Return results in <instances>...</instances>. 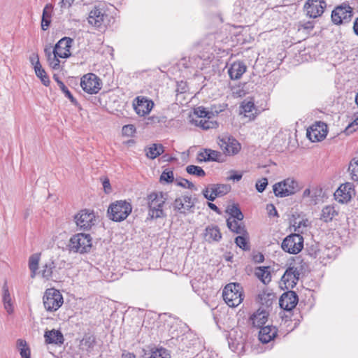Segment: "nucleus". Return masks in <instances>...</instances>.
<instances>
[{"label": "nucleus", "instance_id": "obj_1", "mask_svg": "<svg viewBox=\"0 0 358 358\" xmlns=\"http://www.w3.org/2000/svg\"><path fill=\"white\" fill-rule=\"evenodd\" d=\"M168 199V193L152 192L148 194L146 201L148 207V219L154 220L164 218L166 216L163 210L164 203Z\"/></svg>", "mask_w": 358, "mask_h": 358}, {"label": "nucleus", "instance_id": "obj_2", "mask_svg": "<svg viewBox=\"0 0 358 358\" xmlns=\"http://www.w3.org/2000/svg\"><path fill=\"white\" fill-rule=\"evenodd\" d=\"M132 211L131 204L125 201H116L110 204L108 208V217L114 222H122L127 219Z\"/></svg>", "mask_w": 358, "mask_h": 358}, {"label": "nucleus", "instance_id": "obj_3", "mask_svg": "<svg viewBox=\"0 0 358 358\" xmlns=\"http://www.w3.org/2000/svg\"><path fill=\"white\" fill-rule=\"evenodd\" d=\"M243 287L238 282L227 285L222 292L223 299L230 307L238 306L243 300Z\"/></svg>", "mask_w": 358, "mask_h": 358}, {"label": "nucleus", "instance_id": "obj_4", "mask_svg": "<svg viewBox=\"0 0 358 358\" xmlns=\"http://www.w3.org/2000/svg\"><path fill=\"white\" fill-rule=\"evenodd\" d=\"M92 245V241L90 235L83 233L73 235L69 243L71 251L80 254L90 252Z\"/></svg>", "mask_w": 358, "mask_h": 358}, {"label": "nucleus", "instance_id": "obj_5", "mask_svg": "<svg viewBox=\"0 0 358 358\" xmlns=\"http://www.w3.org/2000/svg\"><path fill=\"white\" fill-rule=\"evenodd\" d=\"M43 303L47 311L54 312L62 306L64 299L59 290L55 288H49L44 293Z\"/></svg>", "mask_w": 358, "mask_h": 358}, {"label": "nucleus", "instance_id": "obj_6", "mask_svg": "<svg viewBox=\"0 0 358 358\" xmlns=\"http://www.w3.org/2000/svg\"><path fill=\"white\" fill-rule=\"evenodd\" d=\"M353 17V8L346 2L335 7L331 12V21L336 25L349 23Z\"/></svg>", "mask_w": 358, "mask_h": 358}, {"label": "nucleus", "instance_id": "obj_7", "mask_svg": "<svg viewBox=\"0 0 358 358\" xmlns=\"http://www.w3.org/2000/svg\"><path fill=\"white\" fill-rule=\"evenodd\" d=\"M64 261L55 262L50 260L43 266L41 275L46 280L58 281L65 266Z\"/></svg>", "mask_w": 358, "mask_h": 358}, {"label": "nucleus", "instance_id": "obj_8", "mask_svg": "<svg viewBox=\"0 0 358 358\" xmlns=\"http://www.w3.org/2000/svg\"><path fill=\"white\" fill-rule=\"evenodd\" d=\"M276 196L285 197L295 194L299 187L297 181L293 178H287L283 181L275 183L273 187Z\"/></svg>", "mask_w": 358, "mask_h": 358}, {"label": "nucleus", "instance_id": "obj_9", "mask_svg": "<svg viewBox=\"0 0 358 358\" xmlns=\"http://www.w3.org/2000/svg\"><path fill=\"white\" fill-rule=\"evenodd\" d=\"M281 248L286 252L296 255L303 248V238L299 234H292L285 238L282 242Z\"/></svg>", "mask_w": 358, "mask_h": 358}, {"label": "nucleus", "instance_id": "obj_10", "mask_svg": "<svg viewBox=\"0 0 358 358\" xmlns=\"http://www.w3.org/2000/svg\"><path fill=\"white\" fill-rule=\"evenodd\" d=\"M80 86L90 94H97L101 89L102 81L96 74L89 73L81 78Z\"/></svg>", "mask_w": 358, "mask_h": 358}, {"label": "nucleus", "instance_id": "obj_11", "mask_svg": "<svg viewBox=\"0 0 358 358\" xmlns=\"http://www.w3.org/2000/svg\"><path fill=\"white\" fill-rule=\"evenodd\" d=\"M217 143L225 155H236L241 150V144L231 136L222 135L217 138Z\"/></svg>", "mask_w": 358, "mask_h": 358}, {"label": "nucleus", "instance_id": "obj_12", "mask_svg": "<svg viewBox=\"0 0 358 358\" xmlns=\"http://www.w3.org/2000/svg\"><path fill=\"white\" fill-rule=\"evenodd\" d=\"M95 215L92 210L83 209L74 216L77 227L83 231L90 230L95 224Z\"/></svg>", "mask_w": 358, "mask_h": 358}, {"label": "nucleus", "instance_id": "obj_13", "mask_svg": "<svg viewBox=\"0 0 358 358\" xmlns=\"http://www.w3.org/2000/svg\"><path fill=\"white\" fill-rule=\"evenodd\" d=\"M327 8V3L324 0H307L303 6L306 15L310 18L320 17Z\"/></svg>", "mask_w": 358, "mask_h": 358}, {"label": "nucleus", "instance_id": "obj_14", "mask_svg": "<svg viewBox=\"0 0 358 358\" xmlns=\"http://www.w3.org/2000/svg\"><path fill=\"white\" fill-rule=\"evenodd\" d=\"M173 207L175 211L186 215L187 213L193 211L194 203L192 201V196H182L175 199Z\"/></svg>", "mask_w": 358, "mask_h": 358}, {"label": "nucleus", "instance_id": "obj_15", "mask_svg": "<svg viewBox=\"0 0 358 358\" xmlns=\"http://www.w3.org/2000/svg\"><path fill=\"white\" fill-rule=\"evenodd\" d=\"M73 39L69 37H64L60 39L52 49V52H55L60 58H68L71 56L70 49L73 43Z\"/></svg>", "mask_w": 358, "mask_h": 358}, {"label": "nucleus", "instance_id": "obj_16", "mask_svg": "<svg viewBox=\"0 0 358 358\" xmlns=\"http://www.w3.org/2000/svg\"><path fill=\"white\" fill-rule=\"evenodd\" d=\"M299 301L298 295L294 291H287L282 294L279 299L280 307L286 310L295 308Z\"/></svg>", "mask_w": 358, "mask_h": 358}, {"label": "nucleus", "instance_id": "obj_17", "mask_svg": "<svg viewBox=\"0 0 358 358\" xmlns=\"http://www.w3.org/2000/svg\"><path fill=\"white\" fill-rule=\"evenodd\" d=\"M269 313L266 309L259 308L256 312L250 315L249 321L252 327L262 328L268 321Z\"/></svg>", "mask_w": 358, "mask_h": 358}, {"label": "nucleus", "instance_id": "obj_18", "mask_svg": "<svg viewBox=\"0 0 358 358\" xmlns=\"http://www.w3.org/2000/svg\"><path fill=\"white\" fill-rule=\"evenodd\" d=\"M136 102L134 103V108L136 113L140 116L148 114L153 108L154 103L145 97H137Z\"/></svg>", "mask_w": 358, "mask_h": 358}, {"label": "nucleus", "instance_id": "obj_19", "mask_svg": "<svg viewBox=\"0 0 358 358\" xmlns=\"http://www.w3.org/2000/svg\"><path fill=\"white\" fill-rule=\"evenodd\" d=\"M353 192L354 189L352 187V185L350 183H345L338 187L334 193V196L339 203H347L351 199Z\"/></svg>", "mask_w": 358, "mask_h": 358}, {"label": "nucleus", "instance_id": "obj_20", "mask_svg": "<svg viewBox=\"0 0 358 358\" xmlns=\"http://www.w3.org/2000/svg\"><path fill=\"white\" fill-rule=\"evenodd\" d=\"M199 162H223L224 159L223 155L217 150L206 148L198 155Z\"/></svg>", "mask_w": 358, "mask_h": 358}, {"label": "nucleus", "instance_id": "obj_21", "mask_svg": "<svg viewBox=\"0 0 358 358\" xmlns=\"http://www.w3.org/2000/svg\"><path fill=\"white\" fill-rule=\"evenodd\" d=\"M106 17L107 15L105 14L103 9L100 8L99 6H95L90 12L88 22L90 24L99 28L103 24L104 18Z\"/></svg>", "mask_w": 358, "mask_h": 358}, {"label": "nucleus", "instance_id": "obj_22", "mask_svg": "<svg viewBox=\"0 0 358 358\" xmlns=\"http://www.w3.org/2000/svg\"><path fill=\"white\" fill-rule=\"evenodd\" d=\"M327 131L324 129V125H313L310 129L307 130V137L312 142H317L322 141L327 136Z\"/></svg>", "mask_w": 358, "mask_h": 358}, {"label": "nucleus", "instance_id": "obj_23", "mask_svg": "<svg viewBox=\"0 0 358 358\" xmlns=\"http://www.w3.org/2000/svg\"><path fill=\"white\" fill-rule=\"evenodd\" d=\"M300 271L301 270H299V271ZM299 280V269L295 268L294 266H289L281 278V280L285 283V285H291L292 287L296 285Z\"/></svg>", "mask_w": 358, "mask_h": 358}, {"label": "nucleus", "instance_id": "obj_24", "mask_svg": "<svg viewBox=\"0 0 358 358\" xmlns=\"http://www.w3.org/2000/svg\"><path fill=\"white\" fill-rule=\"evenodd\" d=\"M44 338L47 344L61 345L64 342V338L61 331L55 329L46 330L44 334Z\"/></svg>", "mask_w": 358, "mask_h": 358}, {"label": "nucleus", "instance_id": "obj_25", "mask_svg": "<svg viewBox=\"0 0 358 358\" xmlns=\"http://www.w3.org/2000/svg\"><path fill=\"white\" fill-rule=\"evenodd\" d=\"M278 334V330L273 326H264L260 328L259 332V339L262 343H268L273 340Z\"/></svg>", "mask_w": 358, "mask_h": 358}, {"label": "nucleus", "instance_id": "obj_26", "mask_svg": "<svg viewBox=\"0 0 358 358\" xmlns=\"http://www.w3.org/2000/svg\"><path fill=\"white\" fill-rule=\"evenodd\" d=\"M204 238L208 243L219 242L222 238V234L217 225H208L204 233Z\"/></svg>", "mask_w": 358, "mask_h": 358}, {"label": "nucleus", "instance_id": "obj_27", "mask_svg": "<svg viewBox=\"0 0 358 358\" xmlns=\"http://www.w3.org/2000/svg\"><path fill=\"white\" fill-rule=\"evenodd\" d=\"M247 67L243 62H234L228 70V73L231 80H238L246 71Z\"/></svg>", "mask_w": 358, "mask_h": 358}, {"label": "nucleus", "instance_id": "obj_28", "mask_svg": "<svg viewBox=\"0 0 358 358\" xmlns=\"http://www.w3.org/2000/svg\"><path fill=\"white\" fill-rule=\"evenodd\" d=\"M275 299V295L271 291L267 289L263 290L257 296V301L264 308H268L273 304V301Z\"/></svg>", "mask_w": 358, "mask_h": 358}, {"label": "nucleus", "instance_id": "obj_29", "mask_svg": "<svg viewBox=\"0 0 358 358\" xmlns=\"http://www.w3.org/2000/svg\"><path fill=\"white\" fill-rule=\"evenodd\" d=\"M241 113H244L245 116L249 117L250 119H254L255 117L257 109L253 101L244 100L241 103Z\"/></svg>", "mask_w": 358, "mask_h": 358}, {"label": "nucleus", "instance_id": "obj_30", "mask_svg": "<svg viewBox=\"0 0 358 358\" xmlns=\"http://www.w3.org/2000/svg\"><path fill=\"white\" fill-rule=\"evenodd\" d=\"M338 215V211L333 206H326L322 210L320 220L324 222H329Z\"/></svg>", "mask_w": 358, "mask_h": 358}, {"label": "nucleus", "instance_id": "obj_31", "mask_svg": "<svg viewBox=\"0 0 358 358\" xmlns=\"http://www.w3.org/2000/svg\"><path fill=\"white\" fill-rule=\"evenodd\" d=\"M2 289L4 308L6 309L8 314H12L13 313V307L11 296L6 282H4Z\"/></svg>", "mask_w": 358, "mask_h": 358}, {"label": "nucleus", "instance_id": "obj_32", "mask_svg": "<svg viewBox=\"0 0 358 358\" xmlns=\"http://www.w3.org/2000/svg\"><path fill=\"white\" fill-rule=\"evenodd\" d=\"M210 187L215 198L224 196L231 190V186L227 184H212L210 185Z\"/></svg>", "mask_w": 358, "mask_h": 358}, {"label": "nucleus", "instance_id": "obj_33", "mask_svg": "<svg viewBox=\"0 0 358 358\" xmlns=\"http://www.w3.org/2000/svg\"><path fill=\"white\" fill-rule=\"evenodd\" d=\"M255 275L261 280L264 284H267L271 280V273L268 266H259L255 270Z\"/></svg>", "mask_w": 358, "mask_h": 358}, {"label": "nucleus", "instance_id": "obj_34", "mask_svg": "<svg viewBox=\"0 0 358 358\" xmlns=\"http://www.w3.org/2000/svg\"><path fill=\"white\" fill-rule=\"evenodd\" d=\"M52 6L51 4H47L43 10L41 19V29L44 31L47 30L51 22V13Z\"/></svg>", "mask_w": 358, "mask_h": 358}, {"label": "nucleus", "instance_id": "obj_35", "mask_svg": "<svg viewBox=\"0 0 358 358\" xmlns=\"http://www.w3.org/2000/svg\"><path fill=\"white\" fill-rule=\"evenodd\" d=\"M164 152V146L162 144L153 143L146 151V156L150 159H154Z\"/></svg>", "mask_w": 358, "mask_h": 358}, {"label": "nucleus", "instance_id": "obj_36", "mask_svg": "<svg viewBox=\"0 0 358 358\" xmlns=\"http://www.w3.org/2000/svg\"><path fill=\"white\" fill-rule=\"evenodd\" d=\"M40 258V253H34L31 255L29 258V268L30 269L31 273V278H34L35 276L36 272L38 268Z\"/></svg>", "mask_w": 358, "mask_h": 358}, {"label": "nucleus", "instance_id": "obj_37", "mask_svg": "<svg viewBox=\"0 0 358 358\" xmlns=\"http://www.w3.org/2000/svg\"><path fill=\"white\" fill-rule=\"evenodd\" d=\"M16 345L22 358H31L30 348L28 346L26 341L22 339H17Z\"/></svg>", "mask_w": 358, "mask_h": 358}, {"label": "nucleus", "instance_id": "obj_38", "mask_svg": "<svg viewBox=\"0 0 358 358\" xmlns=\"http://www.w3.org/2000/svg\"><path fill=\"white\" fill-rule=\"evenodd\" d=\"M80 343L87 349H92L96 343V337L92 334H85Z\"/></svg>", "mask_w": 358, "mask_h": 358}, {"label": "nucleus", "instance_id": "obj_39", "mask_svg": "<svg viewBox=\"0 0 358 358\" xmlns=\"http://www.w3.org/2000/svg\"><path fill=\"white\" fill-rule=\"evenodd\" d=\"M35 73L36 76L40 78L41 81L45 86H49L50 81L49 79L48 76L47 75L45 70L43 69L42 66L41 65V67L37 66L34 69Z\"/></svg>", "mask_w": 358, "mask_h": 358}, {"label": "nucleus", "instance_id": "obj_40", "mask_svg": "<svg viewBox=\"0 0 358 358\" xmlns=\"http://www.w3.org/2000/svg\"><path fill=\"white\" fill-rule=\"evenodd\" d=\"M235 243L238 247H239L240 248L245 251H248L250 250V246L248 242V235L238 236L235 238Z\"/></svg>", "mask_w": 358, "mask_h": 358}, {"label": "nucleus", "instance_id": "obj_41", "mask_svg": "<svg viewBox=\"0 0 358 358\" xmlns=\"http://www.w3.org/2000/svg\"><path fill=\"white\" fill-rule=\"evenodd\" d=\"M227 212L230 214L231 217L234 218V220H237L238 221L243 220L244 217L240 208L238 206V205L236 204H234L230 208H229Z\"/></svg>", "mask_w": 358, "mask_h": 358}, {"label": "nucleus", "instance_id": "obj_42", "mask_svg": "<svg viewBox=\"0 0 358 358\" xmlns=\"http://www.w3.org/2000/svg\"><path fill=\"white\" fill-rule=\"evenodd\" d=\"M148 358H171L169 351L163 348L152 350Z\"/></svg>", "mask_w": 358, "mask_h": 358}, {"label": "nucleus", "instance_id": "obj_43", "mask_svg": "<svg viewBox=\"0 0 358 358\" xmlns=\"http://www.w3.org/2000/svg\"><path fill=\"white\" fill-rule=\"evenodd\" d=\"M194 115L199 118H207L210 119L214 115V111L207 110L206 108L199 106L194 109Z\"/></svg>", "mask_w": 358, "mask_h": 358}, {"label": "nucleus", "instance_id": "obj_44", "mask_svg": "<svg viewBox=\"0 0 358 358\" xmlns=\"http://www.w3.org/2000/svg\"><path fill=\"white\" fill-rule=\"evenodd\" d=\"M186 171L193 176H196L198 177H204L206 176V173L203 169L196 165H189L186 167Z\"/></svg>", "mask_w": 358, "mask_h": 358}, {"label": "nucleus", "instance_id": "obj_45", "mask_svg": "<svg viewBox=\"0 0 358 358\" xmlns=\"http://www.w3.org/2000/svg\"><path fill=\"white\" fill-rule=\"evenodd\" d=\"M195 122L196 125H199L204 130L216 128L217 127V122L211 121L210 119L200 120L199 121L196 120Z\"/></svg>", "mask_w": 358, "mask_h": 358}, {"label": "nucleus", "instance_id": "obj_46", "mask_svg": "<svg viewBox=\"0 0 358 358\" xmlns=\"http://www.w3.org/2000/svg\"><path fill=\"white\" fill-rule=\"evenodd\" d=\"M308 219H303L302 220L297 221L296 220H294L292 223V227L294 228V231L299 233H303V230L302 228H305L308 225Z\"/></svg>", "mask_w": 358, "mask_h": 358}, {"label": "nucleus", "instance_id": "obj_47", "mask_svg": "<svg viewBox=\"0 0 358 358\" xmlns=\"http://www.w3.org/2000/svg\"><path fill=\"white\" fill-rule=\"evenodd\" d=\"M59 87L73 105L77 106L78 104L77 100L73 97L63 82L59 83Z\"/></svg>", "mask_w": 358, "mask_h": 358}, {"label": "nucleus", "instance_id": "obj_48", "mask_svg": "<svg viewBox=\"0 0 358 358\" xmlns=\"http://www.w3.org/2000/svg\"><path fill=\"white\" fill-rule=\"evenodd\" d=\"M348 169L352 180H358V159H353L350 163Z\"/></svg>", "mask_w": 358, "mask_h": 358}, {"label": "nucleus", "instance_id": "obj_49", "mask_svg": "<svg viewBox=\"0 0 358 358\" xmlns=\"http://www.w3.org/2000/svg\"><path fill=\"white\" fill-rule=\"evenodd\" d=\"M315 27V23L312 21L299 22L298 25V31H304L307 34L310 33Z\"/></svg>", "mask_w": 358, "mask_h": 358}, {"label": "nucleus", "instance_id": "obj_50", "mask_svg": "<svg viewBox=\"0 0 358 358\" xmlns=\"http://www.w3.org/2000/svg\"><path fill=\"white\" fill-rule=\"evenodd\" d=\"M306 253L310 258L315 259L320 254V250L317 245H311L310 246L306 247Z\"/></svg>", "mask_w": 358, "mask_h": 358}, {"label": "nucleus", "instance_id": "obj_51", "mask_svg": "<svg viewBox=\"0 0 358 358\" xmlns=\"http://www.w3.org/2000/svg\"><path fill=\"white\" fill-rule=\"evenodd\" d=\"M176 182L177 185H178L180 187H182L184 188H187L189 189H196L194 185L192 182L189 181L187 179L182 178H176Z\"/></svg>", "mask_w": 358, "mask_h": 358}, {"label": "nucleus", "instance_id": "obj_52", "mask_svg": "<svg viewBox=\"0 0 358 358\" xmlns=\"http://www.w3.org/2000/svg\"><path fill=\"white\" fill-rule=\"evenodd\" d=\"M52 54L53 55L48 59L49 65L53 69H59L60 67V61L59 60V58L60 57L57 56L55 52H52Z\"/></svg>", "mask_w": 358, "mask_h": 358}, {"label": "nucleus", "instance_id": "obj_53", "mask_svg": "<svg viewBox=\"0 0 358 358\" xmlns=\"http://www.w3.org/2000/svg\"><path fill=\"white\" fill-rule=\"evenodd\" d=\"M174 180L173 172L172 171L165 170L160 176V181H165L167 183L172 182Z\"/></svg>", "mask_w": 358, "mask_h": 358}, {"label": "nucleus", "instance_id": "obj_54", "mask_svg": "<svg viewBox=\"0 0 358 358\" xmlns=\"http://www.w3.org/2000/svg\"><path fill=\"white\" fill-rule=\"evenodd\" d=\"M122 131L124 136H132L136 132V127L133 124H127L122 127Z\"/></svg>", "mask_w": 358, "mask_h": 358}, {"label": "nucleus", "instance_id": "obj_55", "mask_svg": "<svg viewBox=\"0 0 358 358\" xmlns=\"http://www.w3.org/2000/svg\"><path fill=\"white\" fill-rule=\"evenodd\" d=\"M358 129V117L345 128V132L347 134H352Z\"/></svg>", "mask_w": 358, "mask_h": 358}, {"label": "nucleus", "instance_id": "obj_56", "mask_svg": "<svg viewBox=\"0 0 358 358\" xmlns=\"http://www.w3.org/2000/svg\"><path fill=\"white\" fill-rule=\"evenodd\" d=\"M268 185V180L266 178H263L258 180L256 183V189L259 192H262Z\"/></svg>", "mask_w": 358, "mask_h": 358}, {"label": "nucleus", "instance_id": "obj_57", "mask_svg": "<svg viewBox=\"0 0 358 358\" xmlns=\"http://www.w3.org/2000/svg\"><path fill=\"white\" fill-rule=\"evenodd\" d=\"M295 261H297L298 264H300L299 266H295V268L301 270L300 271H299V274L300 275L301 273L305 272L308 265L303 262V259H302L301 257H296Z\"/></svg>", "mask_w": 358, "mask_h": 358}, {"label": "nucleus", "instance_id": "obj_58", "mask_svg": "<svg viewBox=\"0 0 358 358\" xmlns=\"http://www.w3.org/2000/svg\"><path fill=\"white\" fill-rule=\"evenodd\" d=\"M232 232L241 234V236H248V233L245 227V226L241 223L238 226L235 227V229H232Z\"/></svg>", "mask_w": 358, "mask_h": 358}, {"label": "nucleus", "instance_id": "obj_59", "mask_svg": "<svg viewBox=\"0 0 358 358\" xmlns=\"http://www.w3.org/2000/svg\"><path fill=\"white\" fill-rule=\"evenodd\" d=\"M29 61H30L31 64L34 66V69L36 68L37 66L41 67V64L40 63L39 57L37 53H32L29 56Z\"/></svg>", "mask_w": 358, "mask_h": 358}, {"label": "nucleus", "instance_id": "obj_60", "mask_svg": "<svg viewBox=\"0 0 358 358\" xmlns=\"http://www.w3.org/2000/svg\"><path fill=\"white\" fill-rule=\"evenodd\" d=\"M210 191V185H209L207 187H206L203 190L202 194L206 199L213 201L215 199V195H213V193L212 192H210V194H209Z\"/></svg>", "mask_w": 358, "mask_h": 358}, {"label": "nucleus", "instance_id": "obj_61", "mask_svg": "<svg viewBox=\"0 0 358 358\" xmlns=\"http://www.w3.org/2000/svg\"><path fill=\"white\" fill-rule=\"evenodd\" d=\"M266 210L268 211V214L270 217H271V216L278 217L277 210L273 204H272V203L267 204Z\"/></svg>", "mask_w": 358, "mask_h": 358}, {"label": "nucleus", "instance_id": "obj_62", "mask_svg": "<svg viewBox=\"0 0 358 358\" xmlns=\"http://www.w3.org/2000/svg\"><path fill=\"white\" fill-rule=\"evenodd\" d=\"M239 223L238 222V220H231V218H229L227 220V227L232 231V229H235V227L238 226Z\"/></svg>", "mask_w": 358, "mask_h": 358}, {"label": "nucleus", "instance_id": "obj_63", "mask_svg": "<svg viewBox=\"0 0 358 358\" xmlns=\"http://www.w3.org/2000/svg\"><path fill=\"white\" fill-rule=\"evenodd\" d=\"M75 0H61L59 4L62 8H69L73 3Z\"/></svg>", "mask_w": 358, "mask_h": 358}, {"label": "nucleus", "instance_id": "obj_64", "mask_svg": "<svg viewBox=\"0 0 358 358\" xmlns=\"http://www.w3.org/2000/svg\"><path fill=\"white\" fill-rule=\"evenodd\" d=\"M253 260L255 262L260 263V262H264V255L262 253H258V254L254 255Z\"/></svg>", "mask_w": 358, "mask_h": 358}]
</instances>
